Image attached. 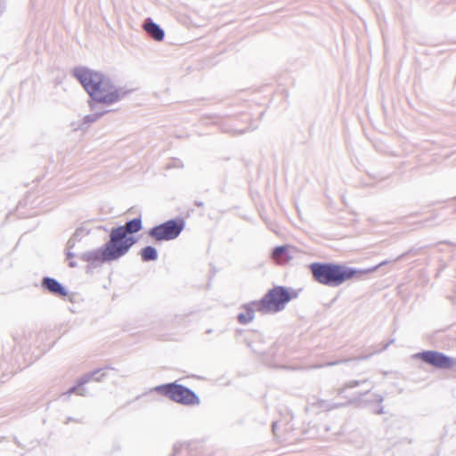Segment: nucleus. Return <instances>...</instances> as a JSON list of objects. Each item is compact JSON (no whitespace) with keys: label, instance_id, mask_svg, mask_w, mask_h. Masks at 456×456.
<instances>
[{"label":"nucleus","instance_id":"obj_1","mask_svg":"<svg viewBox=\"0 0 456 456\" xmlns=\"http://www.w3.org/2000/svg\"><path fill=\"white\" fill-rule=\"evenodd\" d=\"M73 75L91 99L99 103L114 104L129 93L123 87L116 86L112 80L104 74L85 67L75 68Z\"/></svg>","mask_w":456,"mask_h":456},{"label":"nucleus","instance_id":"obj_2","mask_svg":"<svg viewBox=\"0 0 456 456\" xmlns=\"http://www.w3.org/2000/svg\"><path fill=\"white\" fill-rule=\"evenodd\" d=\"M309 270L316 282L330 288L342 285L358 273L356 269L344 265L321 262L310 264Z\"/></svg>","mask_w":456,"mask_h":456},{"label":"nucleus","instance_id":"obj_3","mask_svg":"<svg viewBox=\"0 0 456 456\" xmlns=\"http://www.w3.org/2000/svg\"><path fill=\"white\" fill-rule=\"evenodd\" d=\"M136 243L133 236H126L117 227L111 229L109 240L103 245L107 259L116 261L124 256Z\"/></svg>","mask_w":456,"mask_h":456},{"label":"nucleus","instance_id":"obj_4","mask_svg":"<svg viewBox=\"0 0 456 456\" xmlns=\"http://www.w3.org/2000/svg\"><path fill=\"white\" fill-rule=\"evenodd\" d=\"M291 299L288 289L282 286H276L270 289L264 297L259 300V305L264 313L270 311L279 312L284 309L285 305Z\"/></svg>","mask_w":456,"mask_h":456},{"label":"nucleus","instance_id":"obj_5","mask_svg":"<svg viewBox=\"0 0 456 456\" xmlns=\"http://www.w3.org/2000/svg\"><path fill=\"white\" fill-rule=\"evenodd\" d=\"M183 227V219H170L151 228L148 234L157 241L172 240L180 235Z\"/></svg>","mask_w":456,"mask_h":456},{"label":"nucleus","instance_id":"obj_6","mask_svg":"<svg viewBox=\"0 0 456 456\" xmlns=\"http://www.w3.org/2000/svg\"><path fill=\"white\" fill-rule=\"evenodd\" d=\"M163 391L165 394L175 402L183 404H199V397L190 389L176 384H169L158 388Z\"/></svg>","mask_w":456,"mask_h":456},{"label":"nucleus","instance_id":"obj_7","mask_svg":"<svg viewBox=\"0 0 456 456\" xmlns=\"http://www.w3.org/2000/svg\"><path fill=\"white\" fill-rule=\"evenodd\" d=\"M258 304L259 301H252L248 304L242 305L240 306L241 312L239 313L237 315L238 322L243 325L248 324L254 320L256 311L264 313V310L261 309Z\"/></svg>","mask_w":456,"mask_h":456},{"label":"nucleus","instance_id":"obj_8","mask_svg":"<svg viewBox=\"0 0 456 456\" xmlns=\"http://www.w3.org/2000/svg\"><path fill=\"white\" fill-rule=\"evenodd\" d=\"M104 254L105 248L102 246V248L95 250L82 253L78 256V257L84 262L90 263L94 266H98L102 263L112 262L111 259H107Z\"/></svg>","mask_w":456,"mask_h":456},{"label":"nucleus","instance_id":"obj_9","mask_svg":"<svg viewBox=\"0 0 456 456\" xmlns=\"http://www.w3.org/2000/svg\"><path fill=\"white\" fill-rule=\"evenodd\" d=\"M422 359L436 367L445 368L452 365V361L442 354L436 352H426L421 354Z\"/></svg>","mask_w":456,"mask_h":456},{"label":"nucleus","instance_id":"obj_10","mask_svg":"<svg viewBox=\"0 0 456 456\" xmlns=\"http://www.w3.org/2000/svg\"><path fill=\"white\" fill-rule=\"evenodd\" d=\"M41 286L44 289L53 295L60 297H66L68 295L66 288L54 278L44 277Z\"/></svg>","mask_w":456,"mask_h":456},{"label":"nucleus","instance_id":"obj_11","mask_svg":"<svg viewBox=\"0 0 456 456\" xmlns=\"http://www.w3.org/2000/svg\"><path fill=\"white\" fill-rule=\"evenodd\" d=\"M144 31L151 37L153 40L160 42L165 37V31L160 28V26L155 23L151 18H147L142 25Z\"/></svg>","mask_w":456,"mask_h":456},{"label":"nucleus","instance_id":"obj_12","mask_svg":"<svg viewBox=\"0 0 456 456\" xmlns=\"http://www.w3.org/2000/svg\"><path fill=\"white\" fill-rule=\"evenodd\" d=\"M118 230L129 236V234H134L140 232L142 228V223L141 217H136L127 221L124 225H119L117 227Z\"/></svg>","mask_w":456,"mask_h":456},{"label":"nucleus","instance_id":"obj_13","mask_svg":"<svg viewBox=\"0 0 456 456\" xmlns=\"http://www.w3.org/2000/svg\"><path fill=\"white\" fill-rule=\"evenodd\" d=\"M89 233V231L84 227H78L76 229L72 236L67 242V247L73 248L77 242H79L84 237Z\"/></svg>","mask_w":456,"mask_h":456},{"label":"nucleus","instance_id":"obj_14","mask_svg":"<svg viewBox=\"0 0 456 456\" xmlns=\"http://www.w3.org/2000/svg\"><path fill=\"white\" fill-rule=\"evenodd\" d=\"M140 255L143 262H151L158 259V251L152 246H146L142 248Z\"/></svg>","mask_w":456,"mask_h":456},{"label":"nucleus","instance_id":"obj_15","mask_svg":"<svg viewBox=\"0 0 456 456\" xmlns=\"http://www.w3.org/2000/svg\"><path fill=\"white\" fill-rule=\"evenodd\" d=\"M273 257L278 260H289L290 256L289 255L288 246H277L273 250Z\"/></svg>","mask_w":456,"mask_h":456},{"label":"nucleus","instance_id":"obj_16","mask_svg":"<svg viewBox=\"0 0 456 456\" xmlns=\"http://www.w3.org/2000/svg\"><path fill=\"white\" fill-rule=\"evenodd\" d=\"M108 111L107 110H104V111H102V112H96V113H93V114H89V115H86L83 118V123L81 125H79L77 127H76L75 129H85L86 127L84 126L85 125L88 126L95 121H97L104 113H107Z\"/></svg>","mask_w":456,"mask_h":456},{"label":"nucleus","instance_id":"obj_17","mask_svg":"<svg viewBox=\"0 0 456 456\" xmlns=\"http://www.w3.org/2000/svg\"><path fill=\"white\" fill-rule=\"evenodd\" d=\"M72 248L67 247L66 256L68 259H71L75 256V254L71 251Z\"/></svg>","mask_w":456,"mask_h":456},{"label":"nucleus","instance_id":"obj_18","mask_svg":"<svg viewBox=\"0 0 456 456\" xmlns=\"http://www.w3.org/2000/svg\"><path fill=\"white\" fill-rule=\"evenodd\" d=\"M390 262H391V261H387V260L383 261V262H381L380 264H379L378 265H376V266H374L373 268H371V269H370V271H376V270H378V269H379V267H380V266H382V265H387V264H388V263H390Z\"/></svg>","mask_w":456,"mask_h":456},{"label":"nucleus","instance_id":"obj_19","mask_svg":"<svg viewBox=\"0 0 456 456\" xmlns=\"http://www.w3.org/2000/svg\"><path fill=\"white\" fill-rule=\"evenodd\" d=\"M82 390H83L82 386H78L77 387H75V388H74V391H75L77 394H78V395H83Z\"/></svg>","mask_w":456,"mask_h":456},{"label":"nucleus","instance_id":"obj_20","mask_svg":"<svg viewBox=\"0 0 456 456\" xmlns=\"http://www.w3.org/2000/svg\"><path fill=\"white\" fill-rule=\"evenodd\" d=\"M69 266L74 268L77 266V263L75 261H69Z\"/></svg>","mask_w":456,"mask_h":456},{"label":"nucleus","instance_id":"obj_21","mask_svg":"<svg viewBox=\"0 0 456 456\" xmlns=\"http://www.w3.org/2000/svg\"><path fill=\"white\" fill-rule=\"evenodd\" d=\"M402 256H403V255H401V256H397V258H395V259L394 260V262H395V261L399 260Z\"/></svg>","mask_w":456,"mask_h":456},{"label":"nucleus","instance_id":"obj_22","mask_svg":"<svg viewBox=\"0 0 456 456\" xmlns=\"http://www.w3.org/2000/svg\"><path fill=\"white\" fill-rule=\"evenodd\" d=\"M275 428H276V424H273V429L275 430Z\"/></svg>","mask_w":456,"mask_h":456}]
</instances>
